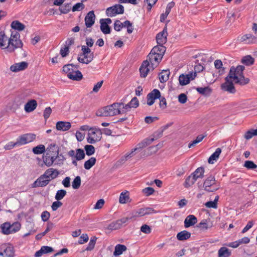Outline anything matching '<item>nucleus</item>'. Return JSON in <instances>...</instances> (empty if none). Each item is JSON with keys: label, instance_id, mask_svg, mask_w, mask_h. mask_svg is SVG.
I'll return each instance as SVG.
<instances>
[{"label": "nucleus", "instance_id": "nucleus-1", "mask_svg": "<svg viewBox=\"0 0 257 257\" xmlns=\"http://www.w3.org/2000/svg\"><path fill=\"white\" fill-rule=\"evenodd\" d=\"M245 67L243 65H238L236 68L234 66L230 67L228 75L229 77H233L235 84H238L240 85H244L248 84L249 82V79L245 78L243 75V71Z\"/></svg>", "mask_w": 257, "mask_h": 257}, {"label": "nucleus", "instance_id": "nucleus-2", "mask_svg": "<svg viewBox=\"0 0 257 257\" xmlns=\"http://www.w3.org/2000/svg\"><path fill=\"white\" fill-rule=\"evenodd\" d=\"M20 35L17 32H12L11 38L8 40V45L3 49L9 53L14 52L15 49L22 48L23 43L20 39Z\"/></svg>", "mask_w": 257, "mask_h": 257}, {"label": "nucleus", "instance_id": "nucleus-3", "mask_svg": "<svg viewBox=\"0 0 257 257\" xmlns=\"http://www.w3.org/2000/svg\"><path fill=\"white\" fill-rule=\"evenodd\" d=\"M74 67L78 69V65H75L73 64H68L63 67V71L67 74V77L72 80L80 81L82 79L83 75L79 70H74Z\"/></svg>", "mask_w": 257, "mask_h": 257}, {"label": "nucleus", "instance_id": "nucleus-4", "mask_svg": "<svg viewBox=\"0 0 257 257\" xmlns=\"http://www.w3.org/2000/svg\"><path fill=\"white\" fill-rule=\"evenodd\" d=\"M21 227V223L16 221L13 224H11L9 222H6L1 225L2 232L5 235L16 233L18 231Z\"/></svg>", "mask_w": 257, "mask_h": 257}, {"label": "nucleus", "instance_id": "nucleus-5", "mask_svg": "<svg viewBox=\"0 0 257 257\" xmlns=\"http://www.w3.org/2000/svg\"><path fill=\"white\" fill-rule=\"evenodd\" d=\"M89 131H91L88 134L87 138V142L89 144H95L97 142H99L101 139L102 133L100 129H97L94 127H91Z\"/></svg>", "mask_w": 257, "mask_h": 257}, {"label": "nucleus", "instance_id": "nucleus-6", "mask_svg": "<svg viewBox=\"0 0 257 257\" xmlns=\"http://www.w3.org/2000/svg\"><path fill=\"white\" fill-rule=\"evenodd\" d=\"M124 9L122 5L115 4L111 7H108L106 10V15L109 17H113L118 14H123Z\"/></svg>", "mask_w": 257, "mask_h": 257}, {"label": "nucleus", "instance_id": "nucleus-7", "mask_svg": "<svg viewBox=\"0 0 257 257\" xmlns=\"http://www.w3.org/2000/svg\"><path fill=\"white\" fill-rule=\"evenodd\" d=\"M231 79H233V77H229L228 75L225 78V82L221 85V89L223 91L234 94L236 92V89Z\"/></svg>", "mask_w": 257, "mask_h": 257}, {"label": "nucleus", "instance_id": "nucleus-8", "mask_svg": "<svg viewBox=\"0 0 257 257\" xmlns=\"http://www.w3.org/2000/svg\"><path fill=\"white\" fill-rule=\"evenodd\" d=\"M196 72H189L188 74H181L178 78L179 84L181 86H184L189 84L191 80H194L196 77Z\"/></svg>", "mask_w": 257, "mask_h": 257}, {"label": "nucleus", "instance_id": "nucleus-9", "mask_svg": "<svg viewBox=\"0 0 257 257\" xmlns=\"http://www.w3.org/2000/svg\"><path fill=\"white\" fill-rule=\"evenodd\" d=\"M36 135L32 133L25 134L19 136L17 139L19 146L26 145L36 139Z\"/></svg>", "mask_w": 257, "mask_h": 257}, {"label": "nucleus", "instance_id": "nucleus-10", "mask_svg": "<svg viewBox=\"0 0 257 257\" xmlns=\"http://www.w3.org/2000/svg\"><path fill=\"white\" fill-rule=\"evenodd\" d=\"M153 52H150L147 56V59L150 63V67H151V70L153 71L156 68L161 61L163 57L159 55L157 57L153 55Z\"/></svg>", "mask_w": 257, "mask_h": 257}, {"label": "nucleus", "instance_id": "nucleus-11", "mask_svg": "<svg viewBox=\"0 0 257 257\" xmlns=\"http://www.w3.org/2000/svg\"><path fill=\"white\" fill-rule=\"evenodd\" d=\"M216 180L214 176L210 175L207 178L204 180L203 183V187L204 189L208 192H211L218 190L219 188H213V189H210V187L215 184Z\"/></svg>", "mask_w": 257, "mask_h": 257}, {"label": "nucleus", "instance_id": "nucleus-12", "mask_svg": "<svg viewBox=\"0 0 257 257\" xmlns=\"http://www.w3.org/2000/svg\"><path fill=\"white\" fill-rule=\"evenodd\" d=\"M0 250H3L5 252V257H14L15 249L13 245L11 243H4L0 245Z\"/></svg>", "mask_w": 257, "mask_h": 257}, {"label": "nucleus", "instance_id": "nucleus-13", "mask_svg": "<svg viewBox=\"0 0 257 257\" xmlns=\"http://www.w3.org/2000/svg\"><path fill=\"white\" fill-rule=\"evenodd\" d=\"M161 97V92L158 89H153L147 96V104L149 106L152 105L156 99Z\"/></svg>", "mask_w": 257, "mask_h": 257}, {"label": "nucleus", "instance_id": "nucleus-14", "mask_svg": "<svg viewBox=\"0 0 257 257\" xmlns=\"http://www.w3.org/2000/svg\"><path fill=\"white\" fill-rule=\"evenodd\" d=\"M168 35L167 25L164 27L163 31L157 34L156 39L158 44L164 45L167 42Z\"/></svg>", "mask_w": 257, "mask_h": 257}, {"label": "nucleus", "instance_id": "nucleus-15", "mask_svg": "<svg viewBox=\"0 0 257 257\" xmlns=\"http://www.w3.org/2000/svg\"><path fill=\"white\" fill-rule=\"evenodd\" d=\"M67 154L69 157L76 158V160H78L79 161L84 159L85 157L84 151L82 149H77L76 150V152L75 151L71 150L68 152Z\"/></svg>", "mask_w": 257, "mask_h": 257}, {"label": "nucleus", "instance_id": "nucleus-16", "mask_svg": "<svg viewBox=\"0 0 257 257\" xmlns=\"http://www.w3.org/2000/svg\"><path fill=\"white\" fill-rule=\"evenodd\" d=\"M150 66H151L148 60H144L143 62L139 69L141 77L145 78L147 76L151 69V67H150Z\"/></svg>", "mask_w": 257, "mask_h": 257}, {"label": "nucleus", "instance_id": "nucleus-17", "mask_svg": "<svg viewBox=\"0 0 257 257\" xmlns=\"http://www.w3.org/2000/svg\"><path fill=\"white\" fill-rule=\"evenodd\" d=\"M95 15L93 11H89L85 17V24L87 28L91 27L95 23Z\"/></svg>", "mask_w": 257, "mask_h": 257}, {"label": "nucleus", "instance_id": "nucleus-18", "mask_svg": "<svg viewBox=\"0 0 257 257\" xmlns=\"http://www.w3.org/2000/svg\"><path fill=\"white\" fill-rule=\"evenodd\" d=\"M28 67V63L27 62L23 61L20 63H15L10 67V70L12 72H17L27 69Z\"/></svg>", "mask_w": 257, "mask_h": 257}, {"label": "nucleus", "instance_id": "nucleus-19", "mask_svg": "<svg viewBox=\"0 0 257 257\" xmlns=\"http://www.w3.org/2000/svg\"><path fill=\"white\" fill-rule=\"evenodd\" d=\"M50 182V180L44 179L41 175L37 180L32 184V188L44 187L46 186Z\"/></svg>", "mask_w": 257, "mask_h": 257}, {"label": "nucleus", "instance_id": "nucleus-20", "mask_svg": "<svg viewBox=\"0 0 257 257\" xmlns=\"http://www.w3.org/2000/svg\"><path fill=\"white\" fill-rule=\"evenodd\" d=\"M256 40L257 37L250 34L244 35L240 39L241 42L247 44H254L256 42Z\"/></svg>", "mask_w": 257, "mask_h": 257}, {"label": "nucleus", "instance_id": "nucleus-21", "mask_svg": "<svg viewBox=\"0 0 257 257\" xmlns=\"http://www.w3.org/2000/svg\"><path fill=\"white\" fill-rule=\"evenodd\" d=\"M37 105V102L35 99H31L25 105V111L28 113L32 112L36 108Z\"/></svg>", "mask_w": 257, "mask_h": 257}, {"label": "nucleus", "instance_id": "nucleus-22", "mask_svg": "<svg viewBox=\"0 0 257 257\" xmlns=\"http://www.w3.org/2000/svg\"><path fill=\"white\" fill-rule=\"evenodd\" d=\"M197 222V219L194 215H189L184 220V227L188 228L195 225Z\"/></svg>", "mask_w": 257, "mask_h": 257}, {"label": "nucleus", "instance_id": "nucleus-23", "mask_svg": "<svg viewBox=\"0 0 257 257\" xmlns=\"http://www.w3.org/2000/svg\"><path fill=\"white\" fill-rule=\"evenodd\" d=\"M71 127V124L68 121H59L56 123V127L58 131H67Z\"/></svg>", "mask_w": 257, "mask_h": 257}, {"label": "nucleus", "instance_id": "nucleus-24", "mask_svg": "<svg viewBox=\"0 0 257 257\" xmlns=\"http://www.w3.org/2000/svg\"><path fill=\"white\" fill-rule=\"evenodd\" d=\"M54 251V249L48 246H42L41 249L37 251L35 253V257H41L43 254L50 253Z\"/></svg>", "mask_w": 257, "mask_h": 257}, {"label": "nucleus", "instance_id": "nucleus-25", "mask_svg": "<svg viewBox=\"0 0 257 257\" xmlns=\"http://www.w3.org/2000/svg\"><path fill=\"white\" fill-rule=\"evenodd\" d=\"M59 174V171L55 169L51 168L48 169H47L44 173V176L43 177H47L49 176L50 177H51V179H50V181L55 179L58 177V176Z\"/></svg>", "mask_w": 257, "mask_h": 257}, {"label": "nucleus", "instance_id": "nucleus-26", "mask_svg": "<svg viewBox=\"0 0 257 257\" xmlns=\"http://www.w3.org/2000/svg\"><path fill=\"white\" fill-rule=\"evenodd\" d=\"M60 148L56 144H50L46 149V153H49L51 155H59Z\"/></svg>", "mask_w": 257, "mask_h": 257}, {"label": "nucleus", "instance_id": "nucleus-27", "mask_svg": "<svg viewBox=\"0 0 257 257\" xmlns=\"http://www.w3.org/2000/svg\"><path fill=\"white\" fill-rule=\"evenodd\" d=\"M191 233L187 230H183L177 234L176 238L179 241L186 240L191 237Z\"/></svg>", "mask_w": 257, "mask_h": 257}, {"label": "nucleus", "instance_id": "nucleus-28", "mask_svg": "<svg viewBox=\"0 0 257 257\" xmlns=\"http://www.w3.org/2000/svg\"><path fill=\"white\" fill-rule=\"evenodd\" d=\"M195 88L199 94L205 96H209L212 91V89L209 86L205 87H198Z\"/></svg>", "mask_w": 257, "mask_h": 257}, {"label": "nucleus", "instance_id": "nucleus-29", "mask_svg": "<svg viewBox=\"0 0 257 257\" xmlns=\"http://www.w3.org/2000/svg\"><path fill=\"white\" fill-rule=\"evenodd\" d=\"M166 48L163 45L158 44V45L154 46L151 51L153 52L154 53L158 52V53H160L159 56L163 57L166 52Z\"/></svg>", "mask_w": 257, "mask_h": 257}, {"label": "nucleus", "instance_id": "nucleus-30", "mask_svg": "<svg viewBox=\"0 0 257 257\" xmlns=\"http://www.w3.org/2000/svg\"><path fill=\"white\" fill-rule=\"evenodd\" d=\"M11 27L13 29L18 30L19 31L24 30L26 27L24 24L18 20L13 21L11 24Z\"/></svg>", "mask_w": 257, "mask_h": 257}, {"label": "nucleus", "instance_id": "nucleus-31", "mask_svg": "<svg viewBox=\"0 0 257 257\" xmlns=\"http://www.w3.org/2000/svg\"><path fill=\"white\" fill-rule=\"evenodd\" d=\"M103 109L104 112L102 114H98L99 115L108 116H114L116 115L115 113L116 111H115L113 109V108L110 107V105L104 107Z\"/></svg>", "mask_w": 257, "mask_h": 257}, {"label": "nucleus", "instance_id": "nucleus-32", "mask_svg": "<svg viewBox=\"0 0 257 257\" xmlns=\"http://www.w3.org/2000/svg\"><path fill=\"white\" fill-rule=\"evenodd\" d=\"M127 249L125 245L123 244H118L115 246L114 251H113V255L115 256L121 254L123 251Z\"/></svg>", "mask_w": 257, "mask_h": 257}, {"label": "nucleus", "instance_id": "nucleus-33", "mask_svg": "<svg viewBox=\"0 0 257 257\" xmlns=\"http://www.w3.org/2000/svg\"><path fill=\"white\" fill-rule=\"evenodd\" d=\"M204 172L205 170L204 167H200L192 173V176H193L196 180L198 179H202L204 176Z\"/></svg>", "mask_w": 257, "mask_h": 257}, {"label": "nucleus", "instance_id": "nucleus-34", "mask_svg": "<svg viewBox=\"0 0 257 257\" xmlns=\"http://www.w3.org/2000/svg\"><path fill=\"white\" fill-rule=\"evenodd\" d=\"M170 75V71L168 70H163L161 73H159V79L161 83L166 82Z\"/></svg>", "mask_w": 257, "mask_h": 257}, {"label": "nucleus", "instance_id": "nucleus-35", "mask_svg": "<svg viewBox=\"0 0 257 257\" xmlns=\"http://www.w3.org/2000/svg\"><path fill=\"white\" fill-rule=\"evenodd\" d=\"M155 212L154 209L151 207H145L140 208L137 212L138 216H143L147 214H150L152 213Z\"/></svg>", "mask_w": 257, "mask_h": 257}, {"label": "nucleus", "instance_id": "nucleus-36", "mask_svg": "<svg viewBox=\"0 0 257 257\" xmlns=\"http://www.w3.org/2000/svg\"><path fill=\"white\" fill-rule=\"evenodd\" d=\"M231 252L229 249L226 247H221L218 251V257H229L231 255Z\"/></svg>", "mask_w": 257, "mask_h": 257}, {"label": "nucleus", "instance_id": "nucleus-37", "mask_svg": "<svg viewBox=\"0 0 257 257\" xmlns=\"http://www.w3.org/2000/svg\"><path fill=\"white\" fill-rule=\"evenodd\" d=\"M196 180V178L193 176H192L191 173L190 175L186 178L183 185L185 188H188L193 185Z\"/></svg>", "mask_w": 257, "mask_h": 257}, {"label": "nucleus", "instance_id": "nucleus-38", "mask_svg": "<svg viewBox=\"0 0 257 257\" xmlns=\"http://www.w3.org/2000/svg\"><path fill=\"white\" fill-rule=\"evenodd\" d=\"M221 153V149L219 148H217L215 151L210 156L208 159V162L209 164H213V161H216Z\"/></svg>", "mask_w": 257, "mask_h": 257}, {"label": "nucleus", "instance_id": "nucleus-39", "mask_svg": "<svg viewBox=\"0 0 257 257\" xmlns=\"http://www.w3.org/2000/svg\"><path fill=\"white\" fill-rule=\"evenodd\" d=\"M94 58V52H90L88 55L87 57H86V60L85 61L84 58H81L80 57L78 56L77 58V60L81 63L86 64H88L90 62H91Z\"/></svg>", "mask_w": 257, "mask_h": 257}, {"label": "nucleus", "instance_id": "nucleus-40", "mask_svg": "<svg viewBox=\"0 0 257 257\" xmlns=\"http://www.w3.org/2000/svg\"><path fill=\"white\" fill-rule=\"evenodd\" d=\"M241 62L246 66H250L254 64V59L250 55H247L242 58Z\"/></svg>", "mask_w": 257, "mask_h": 257}, {"label": "nucleus", "instance_id": "nucleus-41", "mask_svg": "<svg viewBox=\"0 0 257 257\" xmlns=\"http://www.w3.org/2000/svg\"><path fill=\"white\" fill-rule=\"evenodd\" d=\"M96 159L94 157H91L84 164V167L86 170L90 169L96 163Z\"/></svg>", "mask_w": 257, "mask_h": 257}, {"label": "nucleus", "instance_id": "nucleus-42", "mask_svg": "<svg viewBox=\"0 0 257 257\" xmlns=\"http://www.w3.org/2000/svg\"><path fill=\"white\" fill-rule=\"evenodd\" d=\"M129 199V192L126 191L124 192H122L120 193L119 201L120 203L124 204L128 202Z\"/></svg>", "mask_w": 257, "mask_h": 257}, {"label": "nucleus", "instance_id": "nucleus-43", "mask_svg": "<svg viewBox=\"0 0 257 257\" xmlns=\"http://www.w3.org/2000/svg\"><path fill=\"white\" fill-rule=\"evenodd\" d=\"M46 151V149L45 147L43 145H38L37 146L34 147L32 150L33 153L36 155L44 154Z\"/></svg>", "mask_w": 257, "mask_h": 257}, {"label": "nucleus", "instance_id": "nucleus-44", "mask_svg": "<svg viewBox=\"0 0 257 257\" xmlns=\"http://www.w3.org/2000/svg\"><path fill=\"white\" fill-rule=\"evenodd\" d=\"M100 30L104 34H109L111 33V29L110 27L107 25L106 24H104L103 22L100 21Z\"/></svg>", "mask_w": 257, "mask_h": 257}, {"label": "nucleus", "instance_id": "nucleus-45", "mask_svg": "<svg viewBox=\"0 0 257 257\" xmlns=\"http://www.w3.org/2000/svg\"><path fill=\"white\" fill-rule=\"evenodd\" d=\"M207 136V135L205 134L204 135H198L195 140L191 142L188 144V148H191V147H193L195 146L197 144L200 143L202 141V140Z\"/></svg>", "mask_w": 257, "mask_h": 257}, {"label": "nucleus", "instance_id": "nucleus-46", "mask_svg": "<svg viewBox=\"0 0 257 257\" xmlns=\"http://www.w3.org/2000/svg\"><path fill=\"white\" fill-rule=\"evenodd\" d=\"M71 9V3L65 4L59 7V10L61 14H66L68 13Z\"/></svg>", "mask_w": 257, "mask_h": 257}, {"label": "nucleus", "instance_id": "nucleus-47", "mask_svg": "<svg viewBox=\"0 0 257 257\" xmlns=\"http://www.w3.org/2000/svg\"><path fill=\"white\" fill-rule=\"evenodd\" d=\"M219 197L216 196L214 201H209L205 203V205L207 208H216Z\"/></svg>", "mask_w": 257, "mask_h": 257}, {"label": "nucleus", "instance_id": "nucleus-48", "mask_svg": "<svg viewBox=\"0 0 257 257\" xmlns=\"http://www.w3.org/2000/svg\"><path fill=\"white\" fill-rule=\"evenodd\" d=\"M97 239V238L95 236H93L92 237H91L90 241L88 244V246L83 250V251L85 250H87V251L92 250L95 246V244L96 243Z\"/></svg>", "mask_w": 257, "mask_h": 257}, {"label": "nucleus", "instance_id": "nucleus-49", "mask_svg": "<svg viewBox=\"0 0 257 257\" xmlns=\"http://www.w3.org/2000/svg\"><path fill=\"white\" fill-rule=\"evenodd\" d=\"M66 194L67 192L65 190H59L57 191L56 193L55 199L56 200L60 201L66 195Z\"/></svg>", "mask_w": 257, "mask_h": 257}, {"label": "nucleus", "instance_id": "nucleus-50", "mask_svg": "<svg viewBox=\"0 0 257 257\" xmlns=\"http://www.w3.org/2000/svg\"><path fill=\"white\" fill-rule=\"evenodd\" d=\"M9 38L5 35L4 31L0 32V47H3L6 46V42L8 41Z\"/></svg>", "mask_w": 257, "mask_h": 257}, {"label": "nucleus", "instance_id": "nucleus-51", "mask_svg": "<svg viewBox=\"0 0 257 257\" xmlns=\"http://www.w3.org/2000/svg\"><path fill=\"white\" fill-rule=\"evenodd\" d=\"M84 149L86 152V154L88 156H91L95 153V148L91 145H86L84 146Z\"/></svg>", "mask_w": 257, "mask_h": 257}, {"label": "nucleus", "instance_id": "nucleus-52", "mask_svg": "<svg viewBox=\"0 0 257 257\" xmlns=\"http://www.w3.org/2000/svg\"><path fill=\"white\" fill-rule=\"evenodd\" d=\"M81 185V178L80 176H76L72 183V186L74 189H78Z\"/></svg>", "mask_w": 257, "mask_h": 257}, {"label": "nucleus", "instance_id": "nucleus-53", "mask_svg": "<svg viewBox=\"0 0 257 257\" xmlns=\"http://www.w3.org/2000/svg\"><path fill=\"white\" fill-rule=\"evenodd\" d=\"M243 166L249 170H254L257 168V165L252 161H245Z\"/></svg>", "mask_w": 257, "mask_h": 257}, {"label": "nucleus", "instance_id": "nucleus-54", "mask_svg": "<svg viewBox=\"0 0 257 257\" xmlns=\"http://www.w3.org/2000/svg\"><path fill=\"white\" fill-rule=\"evenodd\" d=\"M256 136H257V128L254 130L251 129L246 132L244 135V138L246 140H249L252 137Z\"/></svg>", "mask_w": 257, "mask_h": 257}, {"label": "nucleus", "instance_id": "nucleus-55", "mask_svg": "<svg viewBox=\"0 0 257 257\" xmlns=\"http://www.w3.org/2000/svg\"><path fill=\"white\" fill-rule=\"evenodd\" d=\"M212 224L208 225V221L206 219L202 220L197 226L199 228H201L203 230H207L209 228L212 227Z\"/></svg>", "mask_w": 257, "mask_h": 257}, {"label": "nucleus", "instance_id": "nucleus-56", "mask_svg": "<svg viewBox=\"0 0 257 257\" xmlns=\"http://www.w3.org/2000/svg\"><path fill=\"white\" fill-rule=\"evenodd\" d=\"M19 146H20L18 141L17 140L16 142H9L4 146V148L6 150H10L13 149L15 147Z\"/></svg>", "mask_w": 257, "mask_h": 257}, {"label": "nucleus", "instance_id": "nucleus-57", "mask_svg": "<svg viewBox=\"0 0 257 257\" xmlns=\"http://www.w3.org/2000/svg\"><path fill=\"white\" fill-rule=\"evenodd\" d=\"M137 216V215H131L130 216H128L125 217H123L121 219L117 220V223L119 224L120 226H121L123 224L126 223L129 220L132 219L134 217Z\"/></svg>", "mask_w": 257, "mask_h": 257}, {"label": "nucleus", "instance_id": "nucleus-58", "mask_svg": "<svg viewBox=\"0 0 257 257\" xmlns=\"http://www.w3.org/2000/svg\"><path fill=\"white\" fill-rule=\"evenodd\" d=\"M81 50L82 53L79 54L78 56L80 57L83 56L84 58L87 57V55L91 52L90 49L86 46H82L81 47Z\"/></svg>", "mask_w": 257, "mask_h": 257}, {"label": "nucleus", "instance_id": "nucleus-59", "mask_svg": "<svg viewBox=\"0 0 257 257\" xmlns=\"http://www.w3.org/2000/svg\"><path fill=\"white\" fill-rule=\"evenodd\" d=\"M50 155L49 153H46V154H44L42 159L45 161L43 162L44 163H45V165L47 167H51V163L50 160Z\"/></svg>", "mask_w": 257, "mask_h": 257}, {"label": "nucleus", "instance_id": "nucleus-60", "mask_svg": "<svg viewBox=\"0 0 257 257\" xmlns=\"http://www.w3.org/2000/svg\"><path fill=\"white\" fill-rule=\"evenodd\" d=\"M123 105L122 103H114L110 105V107L114 110L116 115L120 114V106Z\"/></svg>", "mask_w": 257, "mask_h": 257}, {"label": "nucleus", "instance_id": "nucleus-61", "mask_svg": "<svg viewBox=\"0 0 257 257\" xmlns=\"http://www.w3.org/2000/svg\"><path fill=\"white\" fill-rule=\"evenodd\" d=\"M214 66H215V68L217 69H219L222 68V72H219L220 75H222L224 71V68L222 67V61L219 59L216 60L214 61ZM219 71H220V70H219Z\"/></svg>", "mask_w": 257, "mask_h": 257}, {"label": "nucleus", "instance_id": "nucleus-62", "mask_svg": "<svg viewBox=\"0 0 257 257\" xmlns=\"http://www.w3.org/2000/svg\"><path fill=\"white\" fill-rule=\"evenodd\" d=\"M84 5L82 3H77L74 5L72 9L73 12L80 11L84 8Z\"/></svg>", "mask_w": 257, "mask_h": 257}, {"label": "nucleus", "instance_id": "nucleus-63", "mask_svg": "<svg viewBox=\"0 0 257 257\" xmlns=\"http://www.w3.org/2000/svg\"><path fill=\"white\" fill-rule=\"evenodd\" d=\"M141 231L146 234H149L152 231L151 227L147 224L143 225L140 228Z\"/></svg>", "mask_w": 257, "mask_h": 257}, {"label": "nucleus", "instance_id": "nucleus-64", "mask_svg": "<svg viewBox=\"0 0 257 257\" xmlns=\"http://www.w3.org/2000/svg\"><path fill=\"white\" fill-rule=\"evenodd\" d=\"M123 27V24L118 20H115L114 23V29L117 32L120 31Z\"/></svg>", "mask_w": 257, "mask_h": 257}]
</instances>
